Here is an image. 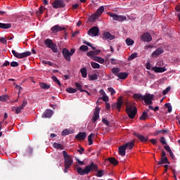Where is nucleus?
<instances>
[{
  "instance_id": "nucleus-36",
  "label": "nucleus",
  "mask_w": 180,
  "mask_h": 180,
  "mask_svg": "<svg viewBox=\"0 0 180 180\" xmlns=\"http://www.w3.org/2000/svg\"><path fill=\"white\" fill-rule=\"evenodd\" d=\"M66 92H68V94H75V92H77V89L69 87L66 89Z\"/></svg>"
},
{
  "instance_id": "nucleus-4",
  "label": "nucleus",
  "mask_w": 180,
  "mask_h": 180,
  "mask_svg": "<svg viewBox=\"0 0 180 180\" xmlns=\"http://www.w3.org/2000/svg\"><path fill=\"white\" fill-rule=\"evenodd\" d=\"M44 44L46 47H48V49H51L53 53H57V51H58V48L57 47V44H54V42H53V40L50 39H46L44 41Z\"/></svg>"
},
{
  "instance_id": "nucleus-22",
  "label": "nucleus",
  "mask_w": 180,
  "mask_h": 180,
  "mask_svg": "<svg viewBox=\"0 0 180 180\" xmlns=\"http://www.w3.org/2000/svg\"><path fill=\"white\" fill-rule=\"evenodd\" d=\"M136 136L142 143H146L148 140V137L144 136L141 134H136Z\"/></svg>"
},
{
  "instance_id": "nucleus-3",
  "label": "nucleus",
  "mask_w": 180,
  "mask_h": 180,
  "mask_svg": "<svg viewBox=\"0 0 180 180\" xmlns=\"http://www.w3.org/2000/svg\"><path fill=\"white\" fill-rule=\"evenodd\" d=\"M126 112L129 119H134L136 114L137 113V109L136 108V106L129 105L127 106Z\"/></svg>"
},
{
  "instance_id": "nucleus-9",
  "label": "nucleus",
  "mask_w": 180,
  "mask_h": 180,
  "mask_svg": "<svg viewBox=\"0 0 180 180\" xmlns=\"http://www.w3.org/2000/svg\"><path fill=\"white\" fill-rule=\"evenodd\" d=\"M89 36H91V37H96V36H98L99 34V28L97 27H91L89 32H88Z\"/></svg>"
},
{
  "instance_id": "nucleus-25",
  "label": "nucleus",
  "mask_w": 180,
  "mask_h": 180,
  "mask_svg": "<svg viewBox=\"0 0 180 180\" xmlns=\"http://www.w3.org/2000/svg\"><path fill=\"white\" fill-rule=\"evenodd\" d=\"M94 61H96L97 63H99V64L105 63V59H103V58H101L99 56L94 57Z\"/></svg>"
},
{
  "instance_id": "nucleus-55",
  "label": "nucleus",
  "mask_w": 180,
  "mask_h": 180,
  "mask_svg": "<svg viewBox=\"0 0 180 180\" xmlns=\"http://www.w3.org/2000/svg\"><path fill=\"white\" fill-rule=\"evenodd\" d=\"M108 91L110 92L111 95H115V94H116V91L112 87H109Z\"/></svg>"
},
{
  "instance_id": "nucleus-15",
  "label": "nucleus",
  "mask_w": 180,
  "mask_h": 180,
  "mask_svg": "<svg viewBox=\"0 0 180 180\" xmlns=\"http://www.w3.org/2000/svg\"><path fill=\"white\" fill-rule=\"evenodd\" d=\"M162 53H164V49H162V48H158L152 53L151 57L157 58V57H158V56H160V54H162Z\"/></svg>"
},
{
  "instance_id": "nucleus-50",
  "label": "nucleus",
  "mask_w": 180,
  "mask_h": 180,
  "mask_svg": "<svg viewBox=\"0 0 180 180\" xmlns=\"http://www.w3.org/2000/svg\"><path fill=\"white\" fill-rule=\"evenodd\" d=\"M27 105V101L24 100L22 101V103L21 104V105L19 107L22 110H23V109H25V106H26Z\"/></svg>"
},
{
  "instance_id": "nucleus-57",
  "label": "nucleus",
  "mask_w": 180,
  "mask_h": 180,
  "mask_svg": "<svg viewBox=\"0 0 180 180\" xmlns=\"http://www.w3.org/2000/svg\"><path fill=\"white\" fill-rule=\"evenodd\" d=\"M0 42L3 43V44H6V38L5 37H1L0 38Z\"/></svg>"
},
{
  "instance_id": "nucleus-13",
  "label": "nucleus",
  "mask_w": 180,
  "mask_h": 180,
  "mask_svg": "<svg viewBox=\"0 0 180 180\" xmlns=\"http://www.w3.org/2000/svg\"><path fill=\"white\" fill-rule=\"evenodd\" d=\"M101 112V108L98 106H96L95 110L94 112V115L92 117V120L94 122H96L99 119V113Z\"/></svg>"
},
{
  "instance_id": "nucleus-32",
  "label": "nucleus",
  "mask_w": 180,
  "mask_h": 180,
  "mask_svg": "<svg viewBox=\"0 0 180 180\" xmlns=\"http://www.w3.org/2000/svg\"><path fill=\"white\" fill-rule=\"evenodd\" d=\"M125 43L128 46H133V44H134V41L133 39H131V38H127L125 40Z\"/></svg>"
},
{
  "instance_id": "nucleus-23",
  "label": "nucleus",
  "mask_w": 180,
  "mask_h": 180,
  "mask_svg": "<svg viewBox=\"0 0 180 180\" xmlns=\"http://www.w3.org/2000/svg\"><path fill=\"white\" fill-rule=\"evenodd\" d=\"M12 25L11 23H2L0 22V29H11Z\"/></svg>"
},
{
  "instance_id": "nucleus-30",
  "label": "nucleus",
  "mask_w": 180,
  "mask_h": 180,
  "mask_svg": "<svg viewBox=\"0 0 180 180\" xmlns=\"http://www.w3.org/2000/svg\"><path fill=\"white\" fill-rule=\"evenodd\" d=\"M112 72L114 74V75H115V77H117L120 73V70L117 68H114L112 69Z\"/></svg>"
},
{
  "instance_id": "nucleus-61",
  "label": "nucleus",
  "mask_w": 180,
  "mask_h": 180,
  "mask_svg": "<svg viewBox=\"0 0 180 180\" xmlns=\"http://www.w3.org/2000/svg\"><path fill=\"white\" fill-rule=\"evenodd\" d=\"M15 89H17V91H18L19 94H20V91L22 90V86L16 84Z\"/></svg>"
},
{
  "instance_id": "nucleus-2",
  "label": "nucleus",
  "mask_w": 180,
  "mask_h": 180,
  "mask_svg": "<svg viewBox=\"0 0 180 180\" xmlns=\"http://www.w3.org/2000/svg\"><path fill=\"white\" fill-rule=\"evenodd\" d=\"M63 155L65 160V167L66 168H70L71 165H72V162H74V160H72V156L68 155V153L65 150L63 151Z\"/></svg>"
},
{
  "instance_id": "nucleus-19",
  "label": "nucleus",
  "mask_w": 180,
  "mask_h": 180,
  "mask_svg": "<svg viewBox=\"0 0 180 180\" xmlns=\"http://www.w3.org/2000/svg\"><path fill=\"white\" fill-rule=\"evenodd\" d=\"M54 112L51 110H46L42 115V117L50 118L53 116Z\"/></svg>"
},
{
  "instance_id": "nucleus-1",
  "label": "nucleus",
  "mask_w": 180,
  "mask_h": 180,
  "mask_svg": "<svg viewBox=\"0 0 180 180\" xmlns=\"http://www.w3.org/2000/svg\"><path fill=\"white\" fill-rule=\"evenodd\" d=\"M91 171H98V165L94 163V162L86 166L84 169L79 167L77 168V172L79 175H88Z\"/></svg>"
},
{
  "instance_id": "nucleus-54",
  "label": "nucleus",
  "mask_w": 180,
  "mask_h": 180,
  "mask_svg": "<svg viewBox=\"0 0 180 180\" xmlns=\"http://www.w3.org/2000/svg\"><path fill=\"white\" fill-rule=\"evenodd\" d=\"M83 43H84V44H86V46H89V47H91V49H92L93 50H95L96 48L94 47V46H92V45L91 44V43H89V42H88V41H84Z\"/></svg>"
},
{
  "instance_id": "nucleus-14",
  "label": "nucleus",
  "mask_w": 180,
  "mask_h": 180,
  "mask_svg": "<svg viewBox=\"0 0 180 180\" xmlns=\"http://www.w3.org/2000/svg\"><path fill=\"white\" fill-rule=\"evenodd\" d=\"M152 71H154V72H157V73H162V72H165V71H167V69L165 67H158V66H154L152 68Z\"/></svg>"
},
{
  "instance_id": "nucleus-45",
  "label": "nucleus",
  "mask_w": 180,
  "mask_h": 180,
  "mask_svg": "<svg viewBox=\"0 0 180 180\" xmlns=\"http://www.w3.org/2000/svg\"><path fill=\"white\" fill-rule=\"evenodd\" d=\"M52 80H53L54 82H56V84H57L58 85H59V86H61V82H60V80H58V79L57 78V77L53 76V77H52Z\"/></svg>"
},
{
  "instance_id": "nucleus-49",
  "label": "nucleus",
  "mask_w": 180,
  "mask_h": 180,
  "mask_svg": "<svg viewBox=\"0 0 180 180\" xmlns=\"http://www.w3.org/2000/svg\"><path fill=\"white\" fill-rule=\"evenodd\" d=\"M75 86L76 88H77V89L79 91H80V92H84V90H82V85H81L79 83H75Z\"/></svg>"
},
{
  "instance_id": "nucleus-17",
  "label": "nucleus",
  "mask_w": 180,
  "mask_h": 180,
  "mask_svg": "<svg viewBox=\"0 0 180 180\" xmlns=\"http://www.w3.org/2000/svg\"><path fill=\"white\" fill-rule=\"evenodd\" d=\"M101 94V99L103 101V102H109V97L106 95V93L103 89L100 90Z\"/></svg>"
},
{
  "instance_id": "nucleus-29",
  "label": "nucleus",
  "mask_w": 180,
  "mask_h": 180,
  "mask_svg": "<svg viewBox=\"0 0 180 180\" xmlns=\"http://www.w3.org/2000/svg\"><path fill=\"white\" fill-rule=\"evenodd\" d=\"M94 137H95L94 134H91L88 136L89 146H92V144H94V141H92V139H94Z\"/></svg>"
},
{
  "instance_id": "nucleus-16",
  "label": "nucleus",
  "mask_w": 180,
  "mask_h": 180,
  "mask_svg": "<svg viewBox=\"0 0 180 180\" xmlns=\"http://www.w3.org/2000/svg\"><path fill=\"white\" fill-rule=\"evenodd\" d=\"M123 105V100L122 98H119L117 100V103H114L112 105V106L114 108H117V110H119V112H120V109H122V105Z\"/></svg>"
},
{
  "instance_id": "nucleus-48",
  "label": "nucleus",
  "mask_w": 180,
  "mask_h": 180,
  "mask_svg": "<svg viewBox=\"0 0 180 180\" xmlns=\"http://www.w3.org/2000/svg\"><path fill=\"white\" fill-rule=\"evenodd\" d=\"M143 96L139 94H136L134 95V98L135 99H140L141 101H143Z\"/></svg>"
},
{
  "instance_id": "nucleus-51",
  "label": "nucleus",
  "mask_w": 180,
  "mask_h": 180,
  "mask_svg": "<svg viewBox=\"0 0 180 180\" xmlns=\"http://www.w3.org/2000/svg\"><path fill=\"white\" fill-rule=\"evenodd\" d=\"M96 175L98 178H101V177L103 176V170H98Z\"/></svg>"
},
{
  "instance_id": "nucleus-40",
  "label": "nucleus",
  "mask_w": 180,
  "mask_h": 180,
  "mask_svg": "<svg viewBox=\"0 0 180 180\" xmlns=\"http://www.w3.org/2000/svg\"><path fill=\"white\" fill-rule=\"evenodd\" d=\"M91 65L92 68H94V69L101 68V65H99L98 63H96L95 62H91Z\"/></svg>"
},
{
  "instance_id": "nucleus-39",
  "label": "nucleus",
  "mask_w": 180,
  "mask_h": 180,
  "mask_svg": "<svg viewBox=\"0 0 180 180\" xmlns=\"http://www.w3.org/2000/svg\"><path fill=\"white\" fill-rule=\"evenodd\" d=\"M8 99H9V96L8 95L0 96L1 102H6V101H8Z\"/></svg>"
},
{
  "instance_id": "nucleus-11",
  "label": "nucleus",
  "mask_w": 180,
  "mask_h": 180,
  "mask_svg": "<svg viewBox=\"0 0 180 180\" xmlns=\"http://www.w3.org/2000/svg\"><path fill=\"white\" fill-rule=\"evenodd\" d=\"M67 28L65 27H61L60 25H56L51 27V30L52 33H58V32H63V30H65Z\"/></svg>"
},
{
  "instance_id": "nucleus-62",
  "label": "nucleus",
  "mask_w": 180,
  "mask_h": 180,
  "mask_svg": "<svg viewBox=\"0 0 180 180\" xmlns=\"http://www.w3.org/2000/svg\"><path fill=\"white\" fill-rule=\"evenodd\" d=\"M110 61H111V64H113V65L117 64V60H116L115 58H111Z\"/></svg>"
},
{
  "instance_id": "nucleus-12",
  "label": "nucleus",
  "mask_w": 180,
  "mask_h": 180,
  "mask_svg": "<svg viewBox=\"0 0 180 180\" xmlns=\"http://www.w3.org/2000/svg\"><path fill=\"white\" fill-rule=\"evenodd\" d=\"M52 6L55 9H58V8H63L64 6V1L61 0H56L52 3Z\"/></svg>"
},
{
  "instance_id": "nucleus-52",
  "label": "nucleus",
  "mask_w": 180,
  "mask_h": 180,
  "mask_svg": "<svg viewBox=\"0 0 180 180\" xmlns=\"http://www.w3.org/2000/svg\"><path fill=\"white\" fill-rule=\"evenodd\" d=\"M170 91H171V87L168 86L165 90H163L162 94L163 95H167V94H168V92H169Z\"/></svg>"
},
{
  "instance_id": "nucleus-33",
  "label": "nucleus",
  "mask_w": 180,
  "mask_h": 180,
  "mask_svg": "<svg viewBox=\"0 0 180 180\" xmlns=\"http://www.w3.org/2000/svg\"><path fill=\"white\" fill-rule=\"evenodd\" d=\"M98 18H99L97 14L95 13L94 14H93L89 18V22H95L96 19H98Z\"/></svg>"
},
{
  "instance_id": "nucleus-56",
  "label": "nucleus",
  "mask_w": 180,
  "mask_h": 180,
  "mask_svg": "<svg viewBox=\"0 0 180 180\" xmlns=\"http://www.w3.org/2000/svg\"><path fill=\"white\" fill-rule=\"evenodd\" d=\"M18 65H19V63H18L16 61H13L11 63V67H18Z\"/></svg>"
},
{
  "instance_id": "nucleus-8",
  "label": "nucleus",
  "mask_w": 180,
  "mask_h": 180,
  "mask_svg": "<svg viewBox=\"0 0 180 180\" xmlns=\"http://www.w3.org/2000/svg\"><path fill=\"white\" fill-rule=\"evenodd\" d=\"M153 98L154 96L153 94H147L143 96L142 101H144L146 105H151V103H153Z\"/></svg>"
},
{
  "instance_id": "nucleus-53",
  "label": "nucleus",
  "mask_w": 180,
  "mask_h": 180,
  "mask_svg": "<svg viewBox=\"0 0 180 180\" xmlns=\"http://www.w3.org/2000/svg\"><path fill=\"white\" fill-rule=\"evenodd\" d=\"M79 49L82 51H88V46L85 45L81 46Z\"/></svg>"
},
{
  "instance_id": "nucleus-27",
  "label": "nucleus",
  "mask_w": 180,
  "mask_h": 180,
  "mask_svg": "<svg viewBox=\"0 0 180 180\" xmlns=\"http://www.w3.org/2000/svg\"><path fill=\"white\" fill-rule=\"evenodd\" d=\"M105 11V8L103 7V6H101L96 12V13L97 14V15L98 17H100L102 13H103V11Z\"/></svg>"
},
{
  "instance_id": "nucleus-20",
  "label": "nucleus",
  "mask_w": 180,
  "mask_h": 180,
  "mask_svg": "<svg viewBox=\"0 0 180 180\" xmlns=\"http://www.w3.org/2000/svg\"><path fill=\"white\" fill-rule=\"evenodd\" d=\"M77 140H85L86 139V133L79 132L76 136Z\"/></svg>"
},
{
  "instance_id": "nucleus-60",
  "label": "nucleus",
  "mask_w": 180,
  "mask_h": 180,
  "mask_svg": "<svg viewBox=\"0 0 180 180\" xmlns=\"http://www.w3.org/2000/svg\"><path fill=\"white\" fill-rule=\"evenodd\" d=\"M76 161L77 162H78L79 165H84L85 163L84 162V161H81L79 160V158H76Z\"/></svg>"
},
{
  "instance_id": "nucleus-18",
  "label": "nucleus",
  "mask_w": 180,
  "mask_h": 180,
  "mask_svg": "<svg viewBox=\"0 0 180 180\" xmlns=\"http://www.w3.org/2000/svg\"><path fill=\"white\" fill-rule=\"evenodd\" d=\"M103 40H114L115 35H112L109 32H104L103 34Z\"/></svg>"
},
{
  "instance_id": "nucleus-64",
  "label": "nucleus",
  "mask_w": 180,
  "mask_h": 180,
  "mask_svg": "<svg viewBox=\"0 0 180 180\" xmlns=\"http://www.w3.org/2000/svg\"><path fill=\"white\" fill-rule=\"evenodd\" d=\"M93 53H94V56H98V54H101V50L93 51Z\"/></svg>"
},
{
  "instance_id": "nucleus-42",
  "label": "nucleus",
  "mask_w": 180,
  "mask_h": 180,
  "mask_svg": "<svg viewBox=\"0 0 180 180\" xmlns=\"http://www.w3.org/2000/svg\"><path fill=\"white\" fill-rule=\"evenodd\" d=\"M138 54L137 53H134L128 58V61H131V60H134V58H136Z\"/></svg>"
},
{
  "instance_id": "nucleus-26",
  "label": "nucleus",
  "mask_w": 180,
  "mask_h": 180,
  "mask_svg": "<svg viewBox=\"0 0 180 180\" xmlns=\"http://www.w3.org/2000/svg\"><path fill=\"white\" fill-rule=\"evenodd\" d=\"M80 72L83 78H86L88 75V70L85 68H82L80 70Z\"/></svg>"
},
{
  "instance_id": "nucleus-38",
  "label": "nucleus",
  "mask_w": 180,
  "mask_h": 180,
  "mask_svg": "<svg viewBox=\"0 0 180 180\" xmlns=\"http://www.w3.org/2000/svg\"><path fill=\"white\" fill-rule=\"evenodd\" d=\"M68 134H71V130L68 129H64L61 133L62 136H68Z\"/></svg>"
},
{
  "instance_id": "nucleus-58",
  "label": "nucleus",
  "mask_w": 180,
  "mask_h": 180,
  "mask_svg": "<svg viewBox=\"0 0 180 180\" xmlns=\"http://www.w3.org/2000/svg\"><path fill=\"white\" fill-rule=\"evenodd\" d=\"M102 122L104 124H105L106 126L109 125V121H108V120H106L105 118H103Z\"/></svg>"
},
{
  "instance_id": "nucleus-6",
  "label": "nucleus",
  "mask_w": 180,
  "mask_h": 180,
  "mask_svg": "<svg viewBox=\"0 0 180 180\" xmlns=\"http://www.w3.org/2000/svg\"><path fill=\"white\" fill-rule=\"evenodd\" d=\"M110 18H112L113 20H117V22H124L127 18L124 15H119L113 13H108Z\"/></svg>"
},
{
  "instance_id": "nucleus-59",
  "label": "nucleus",
  "mask_w": 180,
  "mask_h": 180,
  "mask_svg": "<svg viewBox=\"0 0 180 180\" xmlns=\"http://www.w3.org/2000/svg\"><path fill=\"white\" fill-rule=\"evenodd\" d=\"M160 143H161L163 146H165V144H167V141H165V138L162 137V138L160 139Z\"/></svg>"
},
{
  "instance_id": "nucleus-21",
  "label": "nucleus",
  "mask_w": 180,
  "mask_h": 180,
  "mask_svg": "<svg viewBox=\"0 0 180 180\" xmlns=\"http://www.w3.org/2000/svg\"><path fill=\"white\" fill-rule=\"evenodd\" d=\"M126 146H120L118 149V151H119V154L120 155H122V157H124V155H126Z\"/></svg>"
},
{
  "instance_id": "nucleus-41",
  "label": "nucleus",
  "mask_w": 180,
  "mask_h": 180,
  "mask_svg": "<svg viewBox=\"0 0 180 180\" xmlns=\"http://www.w3.org/2000/svg\"><path fill=\"white\" fill-rule=\"evenodd\" d=\"M53 147H54V148H58V150H63V145L60 143H53Z\"/></svg>"
},
{
  "instance_id": "nucleus-47",
  "label": "nucleus",
  "mask_w": 180,
  "mask_h": 180,
  "mask_svg": "<svg viewBox=\"0 0 180 180\" xmlns=\"http://www.w3.org/2000/svg\"><path fill=\"white\" fill-rule=\"evenodd\" d=\"M109 161L111 164L113 165H117V160L115 159V158H109Z\"/></svg>"
},
{
  "instance_id": "nucleus-10",
  "label": "nucleus",
  "mask_w": 180,
  "mask_h": 180,
  "mask_svg": "<svg viewBox=\"0 0 180 180\" xmlns=\"http://www.w3.org/2000/svg\"><path fill=\"white\" fill-rule=\"evenodd\" d=\"M141 40L144 42H150L151 40H153V37H151V35L148 32H146L142 34L141 37Z\"/></svg>"
},
{
  "instance_id": "nucleus-28",
  "label": "nucleus",
  "mask_w": 180,
  "mask_h": 180,
  "mask_svg": "<svg viewBox=\"0 0 180 180\" xmlns=\"http://www.w3.org/2000/svg\"><path fill=\"white\" fill-rule=\"evenodd\" d=\"M125 146V148H129V150H131L133 147H134V141H131L129 143H126L124 145Z\"/></svg>"
},
{
  "instance_id": "nucleus-63",
  "label": "nucleus",
  "mask_w": 180,
  "mask_h": 180,
  "mask_svg": "<svg viewBox=\"0 0 180 180\" xmlns=\"http://www.w3.org/2000/svg\"><path fill=\"white\" fill-rule=\"evenodd\" d=\"M151 63H150V62L146 63V70H152L153 68H151Z\"/></svg>"
},
{
  "instance_id": "nucleus-43",
  "label": "nucleus",
  "mask_w": 180,
  "mask_h": 180,
  "mask_svg": "<svg viewBox=\"0 0 180 180\" xmlns=\"http://www.w3.org/2000/svg\"><path fill=\"white\" fill-rule=\"evenodd\" d=\"M148 117V114L146 112H143L142 115L140 117L141 120H146Z\"/></svg>"
},
{
  "instance_id": "nucleus-7",
  "label": "nucleus",
  "mask_w": 180,
  "mask_h": 180,
  "mask_svg": "<svg viewBox=\"0 0 180 180\" xmlns=\"http://www.w3.org/2000/svg\"><path fill=\"white\" fill-rule=\"evenodd\" d=\"M12 54L14 56V57H16V58H25V57H29L32 53H30V51H26L19 53L16 52V51L12 50Z\"/></svg>"
},
{
  "instance_id": "nucleus-44",
  "label": "nucleus",
  "mask_w": 180,
  "mask_h": 180,
  "mask_svg": "<svg viewBox=\"0 0 180 180\" xmlns=\"http://www.w3.org/2000/svg\"><path fill=\"white\" fill-rule=\"evenodd\" d=\"M87 56L90 57V58L93 59L95 58V57H96V56H95V53H94V51H91L87 53Z\"/></svg>"
},
{
  "instance_id": "nucleus-31",
  "label": "nucleus",
  "mask_w": 180,
  "mask_h": 180,
  "mask_svg": "<svg viewBox=\"0 0 180 180\" xmlns=\"http://www.w3.org/2000/svg\"><path fill=\"white\" fill-rule=\"evenodd\" d=\"M159 165H161V164H169V162H168V158H162L161 160L158 162Z\"/></svg>"
},
{
  "instance_id": "nucleus-35",
  "label": "nucleus",
  "mask_w": 180,
  "mask_h": 180,
  "mask_svg": "<svg viewBox=\"0 0 180 180\" xmlns=\"http://www.w3.org/2000/svg\"><path fill=\"white\" fill-rule=\"evenodd\" d=\"M39 86L42 88V89H49L50 88V85L44 82L40 83Z\"/></svg>"
},
{
  "instance_id": "nucleus-34",
  "label": "nucleus",
  "mask_w": 180,
  "mask_h": 180,
  "mask_svg": "<svg viewBox=\"0 0 180 180\" xmlns=\"http://www.w3.org/2000/svg\"><path fill=\"white\" fill-rule=\"evenodd\" d=\"M89 81H96V79H98V75L96 74L89 75Z\"/></svg>"
},
{
  "instance_id": "nucleus-5",
  "label": "nucleus",
  "mask_w": 180,
  "mask_h": 180,
  "mask_svg": "<svg viewBox=\"0 0 180 180\" xmlns=\"http://www.w3.org/2000/svg\"><path fill=\"white\" fill-rule=\"evenodd\" d=\"M74 53H75V49H72L70 51L68 49L64 48L62 51L63 56L66 61H71V56H73Z\"/></svg>"
},
{
  "instance_id": "nucleus-37",
  "label": "nucleus",
  "mask_w": 180,
  "mask_h": 180,
  "mask_svg": "<svg viewBox=\"0 0 180 180\" xmlns=\"http://www.w3.org/2000/svg\"><path fill=\"white\" fill-rule=\"evenodd\" d=\"M12 110L13 112H15L16 115H19V112H22V110L20 109V107H12Z\"/></svg>"
},
{
  "instance_id": "nucleus-46",
  "label": "nucleus",
  "mask_w": 180,
  "mask_h": 180,
  "mask_svg": "<svg viewBox=\"0 0 180 180\" xmlns=\"http://www.w3.org/2000/svg\"><path fill=\"white\" fill-rule=\"evenodd\" d=\"M165 105L167 108L169 113H171L172 112V106L171 105V103H167Z\"/></svg>"
},
{
  "instance_id": "nucleus-24",
  "label": "nucleus",
  "mask_w": 180,
  "mask_h": 180,
  "mask_svg": "<svg viewBox=\"0 0 180 180\" xmlns=\"http://www.w3.org/2000/svg\"><path fill=\"white\" fill-rule=\"evenodd\" d=\"M117 77L120 78V79H126L127 77H129V73L120 72Z\"/></svg>"
}]
</instances>
